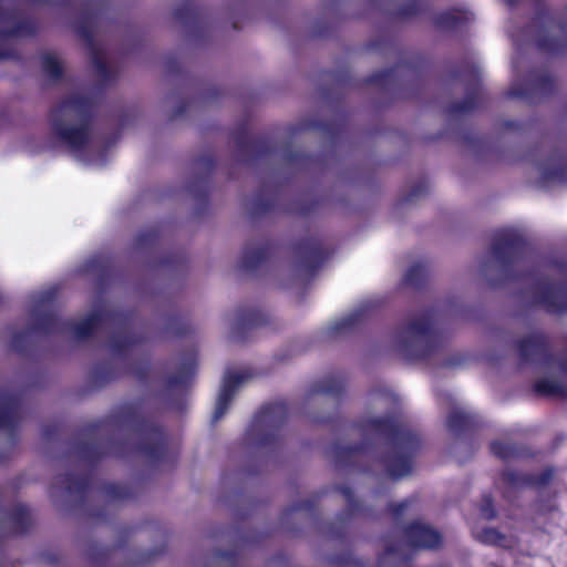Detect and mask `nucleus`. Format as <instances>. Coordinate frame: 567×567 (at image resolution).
I'll list each match as a JSON object with an SVG mask.
<instances>
[{
    "label": "nucleus",
    "instance_id": "f257e3e1",
    "mask_svg": "<svg viewBox=\"0 0 567 567\" xmlns=\"http://www.w3.org/2000/svg\"><path fill=\"white\" fill-rule=\"evenodd\" d=\"M411 538L415 546L425 548H435L441 543L437 532L422 524L411 528Z\"/></svg>",
    "mask_w": 567,
    "mask_h": 567
},
{
    "label": "nucleus",
    "instance_id": "f03ea898",
    "mask_svg": "<svg viewBox=\"0 0 567 567\" xmlns=\"http://www.w3.org/2000/svg\"><path fill=\"white\" fill-rule=\"evenodd\" d=\"M60 140L71 148H78L86 142V132L83 128H56Z\"/></svg>",
    "mask_w": 567,
    "mask_h": 567
},
{
    "label": "nucleus",
    "instance_id": "7ed1b4c3",
    "mask_svg": "<svg viewBox=\"0 0 567 567\" xmlns=\"http://www.w3.org/2000/svg\"><path fill=\"white\" fill-rule=\"evenodd\" d=\"M484 540L503 547H513L515 544L514 538H507L495 529L486 530Z\"/></svg>",
    "mask_w": 567,
    "mask_h": 567
},
{
    "label": "nucleus",
    "instance_id": "20e7f679",
    "mask_svg": "<svg viewBox=\"0 0 567 567\" xmlns=\"http://www.w3.org/2000/svg\"><path fill=\"white\" fill-rule=\"evenodd\" d=\"M229 399H230L229 391L226 389V386H224L223 390L220 391L217 402H216V411L214 414L215 419H219L224 414Z\"/></svg>",
    "mask_w": 567,
    "mask_h": 567
},
{
    "label": "nucleus",
    "instance_id": "39448f33",
    "mask_svg": "<svg viewBox=\"0 0 567 567\" xmlns=\"http://www.w3.org/2000/svg\"><path fill=\"white\" fill-rule=\"evenodd\" d=\"M44 68H45V71L52 76L58 75L60 72V64H59L58 60L53 56L45 58Z\"/></svg>",
    "mask_w": 567,
    "mask_h": 567
},
{
    "label": "nucleus",
    "instance_id": "423d86ee",
    "mask_svg": "<svg viewBox=\"0 0 567 567\" xmlns=\"http://www.w3.org/2000/svg\"><path fill=\"white\" fill-rule=\"evenodd\" d=\"M538 389H539L540 391H547V390L543 386V384H539V385H538Z\"/></svg>",
    "mask_w": 567,
    "mask_h": 567
}]
</instances>
